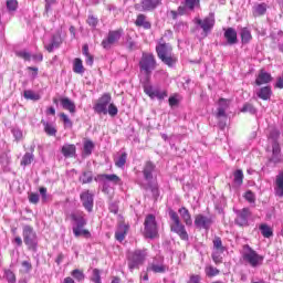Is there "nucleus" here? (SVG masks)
I'll list each match as a JSON object with an SVG mask.
<instances>
[{
	"label": "nucleus",
	"instance_id": "nucleus-42",
	"mask_svg": "<svg viewBox=\"0 0 283 283\" xmlns=\"http://www.w3.org/2000/svg\"><path fill=\"white\" fill-rule=\"evenodd\" d=\"M61 42H59L56 36H53L51 43L49 45H45L44 48L49 53H52L54 52V48H59Z\"/></svg>",
	"mask_w": 283,
	"mask_h": 283
},
{
	"label": "nucleus",
	"instance_id": "nucleus-50",
	"mask_svg": "<svg viewBox=\"0 0 283 283\" xmlns=\"http://www.w3.org/2000/svg\"><path fill=\"white\" fill-rule=\"evenodd\" d=\"M211 258L212 262H214V264L217 265L222 264V262H224L222 255H220V252H212Z\"/></svg>",
	"mask_w": 283,
	"mask_h": 283
},
{
	"label": "nucleus",
	"instance_id": "nucleus-61",
	"mask_svg": "<svg viewBox=\"0 0 283 283\" xmlns=\"http://www.w3.org/2000/svg\"><path fill=\"white\" fill-rule=\"evenodd\" d=\"M126 45H127L128 50L132 51L136 48V42H134L132 36H128L127 40H126Z\"/></svg>",
	"mask_w": 283,
	"mask_h": 283
},
{
	"label": "nucleus",
	"instance_id": "nucleus-40",
	"mask_svg": "<svg viewBox=\"0 0 283 283\" xmlns=\"http://www.w3.org/2000/svg\"><path fill=\"white\" fill-rule=\"evenodd\" d=\"M24 98H27V101H40L41 95L34 93V91L27 90L24 91Z\"/></svg>",
	"mask_w": 283,
	"mask_h": 283
},
{
	"label": "nucleus",
	"instance_id": "nucleus-5",
	"mask_svg": "<svg viewBox=\"0 0 283 283\" xmlns=\"http://www.w3.org/2000/svg\"><path fill=\"white\" fill-rule=\"evenodd\" d=\"M243 249L244 252L242 254V259L247 264L252 266V269H258V266H262L264 262V256L258 254V252L249 245H244Z\"/></svg>",
	"mask_w": 283,
	"mask_h": 283
},
{
	"label": "nucleus",
	"instance_id": "nucleus-60",
	"mask_svg": "<svg viewBox=\"0 0 283 283\" xmlns=\"http://www.w3.org/2000/svg\"><path fill=\"white\" fill-rule=\"evenodd\" d=\"M22 268L24 273H30L32 271V263L30 261H22Z\"/></svg>",
	"mask_w": 283,
	"mask_h": 283
},
{
	"label": "nucleus",
	"instance_id": "nucleus-36",
	"mask_svg": "<svg viewBox=\"0 0 283 283\" xmlns=\"http://www.w3.org/2000/svg\"><path fill=\"white\" fill-rule=\"evenodd\" d=\"M205 273L207 277H216L220 273V270L211 264L206 265Z\"/></svg>",
	"mask_w": 283,
	"mask_h": 283
},
{
	"label": "nucleus",
	"instance_id": "nucleus-8",
	"mask_svg": "<svg viewBox=\"0 0 283 283\" xmlns=\"http://www.w3.org/2000/svg\"><path fill=\"white\" fill-rule=\"evenodd\" d=\"M139 67L147 76H149L151 71L156 70V57L151 53H143L139 61Z\"/></svg>",
	"mask_w": 283,
	"mask_h": 283
},
{
	"label": "nucleus",
	"instance_id": "nucleus-2",
	"mask_svg": "<svg viewBox=\"0 0 283 283\" xmlns=\"http://www.w3.org/2000/svg\"><path fill=\"white\" fill-rule=\"evenodd\" d=\"M168 214L171 220L170 231L179 235L180 240H184V242H189V233H187V229L182 224V221L180 220V216H178V212L170 209Z\"/></svg>",
	"mask_w": 283,
	"mask_h": 283
},
{
	"label": "nucleus",
	"instance_id": "nucleus-4",
	"mask_svg": "<svg viewBox=\"0 0 283 283\" xmlns=\"http://www.w3.org/2000/svg\"><path fill=\"white\" fill-rule=\"evenodd\" d=\"M192 21L195 25H197V30H202L203 36H209V33H211V30H213L216 25V15L213 13H209V15L203 19L196 17Z\"/></svg>",
	"mask_w": 283,
	"mask_h": 283
},
{
	"label": "nucleus",
	"instance_id": "nucleus-47",
	"mask_svg": "<svg viewBox=\"0 0 283 283\" xmlns=\"http://www.w3.org/2000/svg\"><path fill=\"white\" fill-rule=\"evenodd\" d=\"M127 164V153H123L119 158L115 161V166H117L119 169L125 167Z\"/></svg>",
	"mask_w": 283,
	"mask_h": 283
},
{
	"label": "nucleus",
	"instance_id": "nucleus-49",
	"mask_svg": "<svg viewBox=\"0 0 283 283\" xmlns=\"http://www.w3.org/2000/svg\"><path fill=\"white\" fill-rule=\"evenodd\" d=\"M15 56H19V59H23V61H31L32 55L28 51H18L15 53Z\"/></svg>",
	"mask_w": 283,
	"mask_h": 283
},
{
	"label": "nucleus",
	"instance_id": "nucleus-10",
	"mask_svg": "<svg viewBox=\"0 0 283 283\" xmlns=\"http://www.w3.org/2000/svg\"><path fill=\"white\" fill-rule=\"evenodd\" d=\"M112 103V95L109 93L103 94L93 106L96 114L107 115V105Z\"/></svg>",
	"mask_w": 283,
	"mask_h": 283
},
{
	"label": "nucleus",
	"instance_id": "nucleus-23",
	"mask_svg": "<svg viewBox=\"0 0 283 283\" xmlns=\"http://www.w3.org/2000/svg\"><path fill=\"white\" fill-rule=\"evenodd\" d=\"M178 213L184 220L186 227H191V224H193V220L191 219V212H189V209H187V207L179 208Z\"/></svg>",
	"mask_w": 283,
	"mask_h": 283
},
{
	"label": "nucleus",
	"instance_id": "nucleus-7",
	"mask_svg": "<svg viewBox=\"0 0 283 283\" xmlns=\"http://www.w3.org/2000/svg\"><path fill=\"white\" fill-rule=\"evenodd\" d=\"M129 271L138 270L147 260V250H135L127 255Z\"/></svg>",
	"mask_w": 283,
	"mask_h": 283
},
{
	"label": "nucleus",
	"instance_id": "nucleus-64",
	"mask_svg": "<svg viewBox=\"0 0 283 283\" xmlns=\"http://www.w3.org/2000/svg\"><path fill=\"white\" fill-rule=\"evenodd\" d=\"M86 57V65L93 66L94 65V55L90 54L85 55Z\"/></svg>",
	"mask_w": 283,
	"mask_h": 283
},
{
	"label": "nucleus",
	"instance_id": "nucleus-30",
	"mask_svg": "<svg viewBox=\"0 0 283 283\" xmlns=\"http://www.w3.org/2000/svg\"><path fill=\"white\" fill-rule=\"evenodd\" d=\"M212 243L214 253H224V251H227V247L222 244V239L220 237H214Z\"/></svg>",
	"mask_w": 283,
	"mask_h": 283
},
{
	"label": "nucleus",
	"instance_id": "nucleus-34",
	"mask_svg": "<svg viewBox=\"0 0 283 283\" xmlns=\"http://www.w3.org/2000/svg\"><path fill=\"white\" fill-rule=\"evenodd\" d=\"M34 163V154L25 153L20 161L21 167H28V165H32Z\"/></svg>",
	"mask_w": 283,
	"mask_h": 283
},
{
	"label": "nucleus",
	"instance_id": "nucleus-62",
	"mask_svg": "<svg viewBox=\"0 0 283 283\" xmlns=\"http://www.w3.org/2000/svg\"><path fill=\"white\" fill-rule=\"evenodd\" d=\"M200 280H201V279H200V275H198V274H192V275L190 276L188 283H201Z\"/></svg>",
	"mask_w": 283,
	"mask_h": 283
},
{
	"label": "nucleus",
	"instance_id": "nucleus-21",
	"mask_svg": "<svg viewBox=\"0 0 283 283\" xmlns=\"http://www.w3.org/2000/svg\"><path fill=\"white\" fill-rule=\"evenodd\" d=\"M224 39L229 45H235L238 43V31L233 28H228L224 31Z\"/></svg>",
	"mask_w": 283,
	"mask_h": 283
},
{
	"label": "nucleus",
	"instance_id": "nucleus-39",
	"mask_svg": "<svg viewBox=\"0 0 283 283\" xmlns=\"http://www.w3.org/2000/svg\"><path fill=\"white\" fill-rule=\"evenodd\" d=\"M71 275L76 280V282H83V280H85V273L83 270L75 269L71 272Z\"/></svg>",
	"mask_w": 283,
	"mask_h": 283
},
{
	"label": "nucleus",
	"instance_id": "nucleus-12",
	"mask_svg": "<svg viewBox=\"0 0 283 283\" xmlns=\"http://www.w3.org/2000/svg\"><path fill=\"white\" fill-rule=\"evenodd\" d=\"M80 199L84 209L91 213V211L94 209V195L91 193L90 190H86L80 195Z\"/></svg>",
	"mask_w": 283,
	"mask_h": 283
},
{
	"label": "nucleus",
	"instance_id": "nucleus-58",
	"mask_svg": "<svg viewBox=\"0 0 283 283\" xmlns=\"http://www.w3.org/2000/svg\"><path fill=\"white\" fill-rule=\"evenodd\" d=\"M57 1L56 0H45V7L44 10L45 12H50L52 10L53 6H56Z\"/></svg>",
	"mask_w": 283,
	"mask_h": 283
},
{
	"label": "nucleus",
	"instance_id": "nucleus-15",
	"mask_svg": "<svg viewBox=\"0 0 283 283\" xmlns=\"http://www.w3.org/2000/svg\"><path fill=\"white\" fill-rule=\"evenodd\" d=\"M140 6L143 12H154L156 8L163 6V0H142Z\"/></svg>",
	"mask_w": 283,
	"mask_h": 283
},
{
	"label": "nucleus",
	"instance_id": "nucleus-54",
	"mask_svg": "<svg viewBox=\"0 0 283 283\" xmlns=\"http://www.w3.org/2000/svg\"><path fill=\"white\" fill-rule=\"evenodd\" d=\"M86 23L91 27V28H96V25H98V18L94 17V15H88Z\"/></svg>",
	"mask_w": 283,
	"mask_h": 283
},
{
	"label": "nucleus",
	"instance_id": "nucleus-55",
	"mask_svg": "<svg viewBox=\"0 0 283 283\" xmlns=\"http://www.w3.org/2000/svg\"><path fill=\"white\" fill-rule=\"evenodd\" d=\"M154 98H158V101H164V98H167V91L156 90L154 94Z\"/></svg>",
	"mask_w": 283,
	"mask_h": 283
},
{
	"label": "nucleus",
	"instance_id": "nucleus-20",
	"mask_svg": "<svg viewBox=\"0 0 283 283\" xmlns=\"http://www.w3.org/2000/svg\"><path fill=\"white\" fill-rule=\"evenodd\" d=\"M273 81V76L264 70H261L259 75L255 78V85H266V83H271Z\"/></svg>",
	"mask_w": 283,
	"mask_h": 283
},
{
	"label": "nucleus",
	"instance_id": "nucleus-3",
	"mask_svg": "<svg viewBox=\"0 0 283 283\" xmlns=\"http://www.w3.org/2000/svg\"><path fill=\"white\" fill-rule=\"evenodd\" d=\"M23 242L29 251L36 253L39 249V238L32 226H24L22 229Z\"/></svg>",
	"mask_w": 283,
	"mask_h": 283
},
{
	"label": "nucleus",
	"instance_id": "nucleus-44",
	"mask_svg": "<svg viewBox=\"0 0 283 283\" xmlns=\"http://www.w3.org/2000/svg\"><path fill=\"white\" fill-rule=\"evenodd\" d=\"M93 150H94V142H92V140L84 142V154H85V156H92Z\"/></svg>",
	"mask_w": 283,
	"mask_h": 283
},
{
	"label": "nucleus",
	"instance_id": "nucleus-53",
	"mask_svg": "<svg viewBox=\"0 0 283 283\" xmlns=\"http://www.w3.org/2000/svg\"><path fill=\"white\" fill-rule=\"evenodd\" d=\"M241 112L243 114H247V112H249L250 114H255V107H253L252 104L247 103L241 108Z\"/></svg>",
	"mask_w": 283,
	"mask_h": 283
},
{
	"label": "nucleus",
	"instance_id": "nucleus-43",
	"mask_svg": "<svg viewBox=\"0 0 283 283\" xmlns=\"http://www.w3.org/2000/svg\"><path fill=\"white\" fill-rule=\"evenodd\" d=\"M60 118L62 123H64V127L72 129V127L74 126V123H72V119H70V117L65 113H60Z\"/></svg>",
	"mask_w": 283,
	"mask_h": 283
},
{
	"label": "nucleus",
	"instance_id": "nucleus-17",
	"mask_svg": "<svg viewBox=\"0 0 283 283\" xmlns=\"http://www.w3.org/2000/svg\"><path fill=\"white\" fill-rule=\"evenodd\" d=\"M128 231H129V224L125 223V221H120L118 223L117 231L115 232V240H117L118 242H123Z\"/></svg>",
	"mask_w": 283,
	"mask_h": 283
},
{
	"label": "nucleus",
	"instance_id": "nucleus-45",
	"mask_svg": "<svg viewBox=\"0 0 283 283\" xmlns=\"http://www.w3.org/2000/svg\"><path fill=\"white\" fill-rule=\"evenodd\" d=\"M4 277L9 283H15L17 282V275L14 274V272H12V270H4Z\"/></svg>",
	"mask_w": 283,
	"mask_h": 283
},
{
	"label": "nucleus",
	"instance_id": "nucleus-27",
	"mask_svg": "<svg viewBox=\"0 0 283 283\" xmlns=\"http://www.w3.org/2000/svg\"><path fill=\"white\" fill-rule=\"evenodd\" d=\"M276 187L274 188V191L279 198H283V171L279 172L275 179Z\"/></svg>",
	"mask_w": 283,
	"mask_h": 283
},
{
	"label": "nucleus",
	"instance_id": "nucleus-63",
	"mask_svg": "<svg viewBox=\"0 0 283 283\" xmlns=\"http://www.w3.org/2000/svg\"><path fill=\"white\" fill-rule=\"evenodd\" d=\"M168 103L170 107H176V105H178V98H176V96H170Z\"/></svg>",
	"mask_w": 283,
	"mask_h": 283
},
{
	"label": "nucleus",
	"instance_id": "nucleus-19",
	"mask_svg": "<svg viewBox=\"0 0 283 283\" xmlns=\"http://www.w3.org/2000/svg\"><path fill=\"white\" fill-rule=\"evenodd\" d=\"M136 28H143L144 30H151V23L147 20L144 13H139L135 20Z\"/></svg>",
	"mask_w": 283,
	"mask_h": 283
},
{
	"label": "nucleus",
	"instance_id": "nucleus-22",
	"mask_svg": "<svg viewBox=\"0 0 283 283\" xmlns=\"http://www.w3.org/2000/svg\"><path fill=\"white\" fill-rule=\"evenodd\" d=\"M266 10H269V6L266 3H256L252 8V14L254 18L264 17V14H266Z\"/></svg>",
	"mask_w": 283,
	"mask_h": 283
},
{
	"label": "nucleus",
	"instance_id": "nucleus-11",
	"mask_svg": "<svg viewBox=\"0 0 283 283\" xmlns=\"http://www.w3.org/2000/svg\"><path fill=\"white\" fill-rule=\"evenodd\" d=\"M251 216V210L249 208H243L237 211V218L234 220L238 227H249V218Z\"/></svg>",
	"mask_w": 283,
	"mask_h": 283
},
{
	"label": "nucleus",
	"instance_id": "nucleus-13",
	"mask_svg": "<svg viewBox=\"0 0 283 283\" xmlns=\"http://www.w3.org/2000/svg\"><path fill=\"white\" fill-rule=\"evenodd\" d=\"M269 163L273 165H280L282 163V147H280V143L276 140L272 143V156L269 158Z\"/></svg>",
	"mask_w": 283,
	"mask_h": 283
},
{
	"label": "nucleus",
	"instance_id": "nucleus-24",
	"mask_svg": "<svg viewBox=\"0 0 283 283\" xmlns=\"http://www.w3.org/2000/svg\"><path fill=\"white\" fill-rule=\"evenodd\" d=\"M61 151L64 158H74V156H76V145L65 144L62 146Z\"/></svg>",
	"mask_w": 283,
	"mask_h": 283
},
{
	"label": "nucleus",
	"instance_id": "nucleus-52",
	"mask_svg": "<svg viewBox=\"0 0 283 283\" xmlns=\"http://www.w3.org/2000/svg\"><path fill=\"white\" fill-rule=\"evenodd\" d=\"M243 197H244L245 200H247L248 202H250L251 205H253V202H255V193H254L253 191H251V190H248V191L244 193Z\"/></svg>",
	"mask_w": 283,
	"mask_h": 283
},
{
	"label": "nucleus",
	"instance_id": "nucleus-31",
	"mask_svg": "<svg viewBox=\"0 0 283 283\" xmlns=\"http://www.w3.org/2000/svg\"><path fill=\"white\" fill-rule=\"evenodd\" d=\"M259 229H260L261 235H263V238H273V228H271L269 224L261 223Z\"/></svg>",
	"mask_w": 283,
	"mask_h": 283
},
{
	"label": "nucleus",
	"instance_id": "nucleus-29",
	"mask_svg": "<svg viewBox=\"0 0 283 283\" xmlns=\"http://www.w3.org/2000/svg\"><path fill=\"white\" fill-rule=\"evenodd\" d=\"M41 124L44 127V132L46 134V136H56V127H54V125H52L49 122H45V119H41Z\"/></svg>",
	"mask_w": 283,
	"mask_h": 283
},
{
	"label": "nucleus",
	"instance_id": "nucleus-16",
	"mask_svg": "<svg viewBox=\"0 0 283 283\" xmlns=\"http://www.w3.org/2000/svg\"><path fill=\"white\" fill-rule=\"evenodd\" d=\"M154 171H156V164L151 160L145 161L142 170L145 180H154Z\"/></svg>",
	"mask_w": 283,
	"mask_h": 283
},
{
	"label": "nucleus",
	"instance_id": "nucleus-41",
	"mask_svg": "<svg viewBox=\"0 0 283 283\" xmlns=\"http://www.w3.org/2000/svg\"><path fill=\"white\" fill-rule=\"evenodd\" d=\"M7 10H8V12H17V10H19V1L18 0H7Z\"/></svg>",
	"mask_w": 283,
	"mask_h": 283
},
{
	"label": "nucleus",
	"instance_id": "nucleus-18",
	"mask_svg": "<svg viewBox=\"0 0 283 283\" xmlns=\"http://www.w3.org/2000/svg\"><path fill=\"white\" fill-rule=\"evenodd\" d=\"M107 180L108 182H113V185H120L122 179L118 177V175H107V174H101L95 177V182Z\"/></svg>",
	"mask_w": 283,
	"mask_h": 283
},
{
	"label": "nucleus",
	"instance_id": "nucleus-35",
	"mask_svg": "<svg viewBox=\"0 0 283 283\" xmlns=\"http://www.w3.org/2000/svg\"><path fill=\"white\" fill-rule=\"evenodd\" d=\"M160 61H163V63H165V65H168V67H174V65H176L178 59H176V56L168 54V55H164L161 57H159Z\"/></svg>",
	"mask_w": 283,
	"mask_h": 283
},
{
	"label": "nucleus",
	"instance_id": "nucleus-56",
	"mask_svg": "<svg viewBox=\"0 0 283 283\" xmlns=\"http://www.w3.org/2000/svg\"><path fill=\"white\" fill-rule=\"evenodd\" d=\"M39 193H36V192H31L30 195H29V202L31 203V205H39Z\"/></svg>",
	"mask_w": 283,
	"mask_h": 283
},
{
	"label": "nucleus",
	"instance_id": "nucleus-48",
	"mask_svg": "<svg viewBox=\"0 0 283 283\" xmlns=\"http://www.w3.org/2000/svg\"><path fill=\"white\" fill-rule=\"evenodd\" d=\"M150 271L153 273H166L167 272V268L165 265H158V264H153L150 266Z\"/></svg>",
	"mask_w": 283,
	"mask_h": 283
},
{
	"label": "nucleus",
	"instance_id": "nucleus-9",
	"mask_svg": "<svg viewBox=\"0 0 283 283\" xmlns=\"http://www.w3.org/2000/svg\"><path fill=\"white\" fill-rule=\"evenodd\" d=\"M122 38H123V28L108 31L106 39L102 41V48H104V50H112V46L116 45V43H118V41H120Z\"/></svg>",
	"mask_w": 283,
	"mask_h": 283
},
{
	"label": "nucleus",
	"instance_id": "nucleus-46",
	"mask_svg": "<svg viewBox=\"0 0 283 283\" xmlns=\"http://www.w3.org/2000/svg\"><path fill=\"white\" fill-rule=\"evenodd\" d=\"M185 6L189 10H196V8H200V0H185Z\"/></svg>",
	"mask_w": 283,
	"mask_h": 283
},
{
	"label": "nucleus",
	"instance_id": "nucleus-28",
	"mask_svg": "<svg viewBox=\"0 0 283 283\" xmlns=\"http://www.w3.org/2000/svg\"><path fill=\"white\" fill-rule=\"evenodd\" d=\"M272 94L273 91L271 90V86H264L260 88V91L256 93V96H259L261 101H269L271 99Z\"/></svg>",
	"mask_w": 283,
	"mask_h": 283
},
{
	"label": "nucleus",
	"instance_id": "nucleus-51",
	"mask_svg": "<svg viewBox=\"0 0 283 283\" xmlns=\"http://www.w3.org/2000/svg\"><path fill=\"white\" fill-rule=\"evenodd\" d=\"M144 92L145 94H147V96H149V98H154V94L156 93V90H154V86H151L150 84H146L144 86Z\"/></svg>",
	"mask_w": 283,
	"mask_h": 283
},
{
	"label": "nucleus",
	"instance_id": "nucleus-6",
	"mask_svg": "<svg viewBox=\"0 0 283 283\" xmlns=\"http://www.w3.org/2000/svg\"><path fill=\"white\" fill-rule=\"evenodd\" d=\"M144 237L148 238L149 240H155L158 238V221L156 220L155 214H147L144 220Z\"/></svg>",
	"mask_w": 283,
	"mask_h": 283
},
{
	"label": "nucleus",
	"instance_id": "nucleus-57",
	"mask_svg": "<svg viewBox=\"0 0 283 283\" xmlns=\"http://www.w3.org/2000/svg\"><path fill=\"white\" fill-rule=\"evenodd\" d=\"M107 113L109 114V116H117L118 114V107H116V105L114 104H109L108 105V109H107Z\"/></svg>",
	"mask_w": 283,
	"mask_h": 283
},
{
	"label": "nucleus",
	"instance_id": "nucleus-59",
	"mask_svg": "<svg viewBox=\"0 0 283 283\" xmlns=\"http://www.w3.org/2000/svg\"><path fill=\"white\" fill-rule=\"evenodd\" d=\"M93 275H94V277H93V282L94 283H101L102 281H101V271L98 270V269H94L93 270Z\"/></svg>",
	"mask_w": 283,
	"mask_h": 283
},
{
	"label": "nucleus",
	"instance_id": "nucleus-32",
	"mask_svg": "<svg viewBox=\"0 0 283 283\" xmlns=\"http://www.w3.org/2000/svg\"><path fill=\"white\" fill-rule=\"evenodd\" d=\"M73 72L75 74H84L85 73V67L83 66V60L80 57H76L73 62Z\"/></svg>",
	"mask_w": 283,
	"mask_h": 283
},
{
	"label": "nucleus",
	"instance_id": "nucleus-26",
	"mask_svg": "<svg viewBox=\"0 0 283 283\" xmlns=\"http://www.w3.org/2000/svg\"><path fill=\"white\" fill-rule=\"evenodd\" d=\"M156 52L159 59L161 56H167L169 55V52H171V46L161 40V42L156 46Z\"/></svg>",
	"mask_w": 283,
	"mask_h": 283
},
{
	"label": "nucleus",
	"instance_id": "nucleus-25",
	"mask_svg": "<svg viewBox=\"0 0 283 283\" xmlns=\"http://www.w3.org/2000/svg\"><path fill=\"white\" fill-rule=\"evenodd\" d=\"M60 103L63 109H66L67 112H70V114L76 113V104H74V102H72V99H70L69 97L60 98Z\"/></svg>",
	"mask_w": 283,
	"mask_h": 283
},
{
	"label": "nucleus",
	"instance_id": "nucleus-14",
	"mask_svg": "<svg viewBox=\"0 0 283 283\" xmlns=\"http://www.w3.org/2000/svg\"><path fill=\"white\" fill-rule=\"evenodd\" d=\"M212 222L213 221L210 217H207L202 213H199L195 217V227H197V229H209Z\"/></svg>",
	"mask_w": 283,
	"mask_h": 283
},
{
	"label": "nucleus",
	"instance_id": "nucleus-1",
	"mask_svg": "<svg viewBox=\"0 0 283 283\" xmlns=\"http://www.w3.org/2000/svg\"><path fill=\"white\" fill-rule=\"evenodd\" d=\"M72 222H74L75 227H73V235L76 238H85L90 240L92 238V232L90 230L84 229L87 226V219H85V212L75 211L70 214Z\"/></svg>",
	"mask_w": 283,
	"mask_h": 283
},
{
	"label": "nucleus",
	"instance_id": "nucleus-37",
	"mask_svg": "<svg viewBox=\"0 0 283 283\" xmlns=\"http://www.w3.org/2000/svg\"><path fill=\"white\" fill-rule=\"evenodd\" d=\"M234 176V185H237L238 187H241V185L244 182V172L242 171V169H238L233 172Z\"/></svg>",
	"mask_w": 283,
	"mask_h": 283
},
{
	"label": "nucleus",
	"instance_id": "nucleus-33",
	"mask_svg": "<svg viewBox=\"0 0 283 283\" xmlns=\"http://www.w3.org/2000/svg\"><path fill=\"white\" fill-rule=\"evenodd\" d=\"M241 41L242 43H251L253 41V35L251 34V30L249 28L241 29Z\"/></svg>",
	"mask_w": 283,
	"mask_h": 283
},
{
	"label": "nucleus",
	"instance_id": "nucleus-38",
	"mask_svg": "<svg viewBox=\"0 0 283 283\" xmlns=\"http://www.w3.org/2000/svg\"><path fill=\"white\" fill-rule=\"evenodd\" d=\"M94 180V175L92 174V170L84 171L82 174V177H80V181L82 185H90Z\"/></svg>",
	"mask_w": 283,
	"mask_h": 283
}]
</instances>
